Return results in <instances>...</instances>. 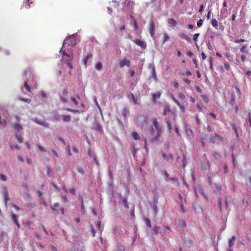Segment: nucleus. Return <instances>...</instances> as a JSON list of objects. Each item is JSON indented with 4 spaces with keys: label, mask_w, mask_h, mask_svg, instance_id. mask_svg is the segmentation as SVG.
I'll return each mask as SVG.
<instances>
[{
    "label": "nucleus",
    "mask_w": 251,
    "mask_h": 251,
    "mask_svg": "<svg viewBox=\"0 0 251 251\" xmlns=\"http://www.w3.org/2000/svg\"><path fill=\"white\" fill-rule=\"evenodd\" d=\"M77 34H74L69 36L68 39L64 40L62 48L60 50V53L63 55L62 59L66 61L67 66L70 69L73 68L71 61L73 59V52L72 48L76 44Z\"/></svg>",
    "instance_id": "obj_1"
},
{
    "label": "nucleus",
    "mask_w": 251,
    "mask_h": 251,
    "mask_svg": "<svg viewBox=\"0 0 251 251\" xmlns=\"http://www.w3.org/2000/svg\"><path fill=\"white\" fill-rule=\"evenodd\" d=\"M150 133V140L154 144H159L163 140L162 134L163 132L162 126L159 124L156 119L152 120V125L149 129Z\"/></svg>",
    "instance_id": "obj_2"
},
{
    "label": "nucleus",
    "mask_w": 251,
    "mask_h": 251,
    "mask_svg": "<svg viewBox=\"0 0 251 251\" xmlns=\"http://www.w3.org/2000/svg\"><path fill=\"white\" fill-rule=\"evenodd\" d=\"M130 65V61L127 59L123 58L119 61V66L121 68H123L125 66L129 67Z\"/></svg>",
    "instance_id": "obj_3"
},
{
    "label": "nucleus",
    "mask_w": 251,
    "mask_h": 251,
    "mask_svg": "<svg viewBox=\"0 0 251 251\" xmlns=\"http://www.w3.org/2000/svg\"><path fill=\"white\" fill-rule=\"evenodd\" d=\"M63 93V96L60 97V100L64 103H68L69 101V98L67 95V91L64 90Z\"/></svg>",
    "instance_id": "obj_4"
},
{
    "label": "nucleus",
    "mask_w": 251,
    "mask_h": 251,
    "mask_svg": "<svg viewBox=\"0 0 251 251\" xmlns=\"http://www.w3.org/2000/svg\"><path fill=\"white\" fill-rule=\"evenodd\" d=\"M133 42L135 43L137 45L141 47L142 48L145 49L146 47V43L139 39H135L133 40Z\"/></svg>",
    "instance_id": "obj_5"
},
{
    "label": "nucleus",
    "mask_w": 251,
    "mask_h": 251,
    "mask_svg": "<svg viewBox=\"0 0 251 251\" xmlns=\"http://www.w3.org/2000/svg\"><path fill=\"white\" fill-rule=\"evenodd\" d=\"M154 29H155V25L153 22H151L149 28V32L151 36L152 37H153L154 35Z\"/></svg>",
    "instance_id": "obj_6"
},
{
    "label": "nucleus",
    "mask_w": 251,
    "mask_h": 251,
    "mask_svg": "<svg viewBox=\"0 0 251 251\" xmlns=\"http://www.w3.org/2000/svg\"><path fill=\"white\" fill-rule=\"evenodd\" d=\"M178 36L179 37L184 39L187 42L190 43L191 42V40L190 38L186 34L183 33H179L178 34Z\"/></svg>",
    "instance_id": "obj_7"
},
{
    "label": "nucleus",
    "mask_w": 251,
    "mask_h": 251,
    "mask_svg": "<svg viewBox=\"0 0 251 251\" xmlns=\"http://www.w3.org/2000/svg\"><path fill=\"white\" fill-rule=\"evenodd\" d=\"M11 219L13 220V221L14 222V223L17 225L18 228L20 227V225L19 223L18 220V217L17 216L14 214L12 213L11 214Z\"/></svg>",
    "instance_id": "obj_8"
},
{
    "label": "nucleus",
    "mask_w": 251,
    "mask_h": 251,
    "mask_svg": "<svg viewBox=\"0 0 251 251\" xmlns=\"http://www.w3.org/2000/svg\"><path fill=\"white\" fill-rule=\"evenodd\" d=\"M3 195L4 197V201H5V203L6 204L7 203V202L10 200V198H9V197L8 195V191L6 188H4Z\"/></svg>",
    "instance_id": "obj_9"
},
{
    "label": "nucleus",
    "mask_w": 251,
    "mask_h": 251,
    "mask_svg": "<svg viewBox=\"0 0 251 251\" xmlns=\"http://www.w3.org/2000/svg\"><path fill=\"white\" fill-rule=\"evenodd\" d=\"M92 57V54L91 53H88L87 55L84 57L83 59V63L84 65L86 66L87 65V63L88 62V60Z\"/></svg>",
    "instance_id": "obj_10"
},
{
    "label": "nucleus",
    "mask_w": 251,
    "mask_h": 251,
    "mask_svg": "<svg viewBox=\"0 0 251 251\" xmlns=\"http://www.w3.org/2000/svg\"><path fill=\"white\" fill-rule=\"evenodd\" d=\"M34 121L35 123L38 124L39 125H40L42 126H43L45 127H48V126H49V124L47 123H46L45 121H39L36 119H34Z\"/></svg>",
    "instance_id": "obj_11"
},
{
    "label": "nucleus",
    "mask_w": 251,
    "mask_h": 251,
    "mask_svg": "<svg viewBox=\"0 0 251 251\" xmlns=\"http://www.w3.org/2000/svg\"><path fill=\"white\" fill-rule=\"evenodd\" d=\"M62 117L63 121L65 122H69L71 121V116L69 115H63Z\"/></svg>",
    "instance_id": "obj_12"
},
{
    "label": "nucleus",
    "mask_w": 251,
    "mask_h": 251,
    "mask_svg": "<svg viewBox=\"0 0 251 251\" xmlns=\"http://www.w3.org/2000/svg\"><path fill=\"white\" fill-rule=\"evenodd\" d=\"M168 23L171 25L173 27L176 26L177 25L176 21L172 18H170L168 20Z\"/></svg>",
    "instance_id": "obj_13"
},
{
    "label": "nucleus",
    "mask_w": 251,
    "mask_h": 251,
    "mask_svg": "<svg viewBox=\"0 0 251 251\" xmlns=\"http://www.w3.org/2000/svg\"><path fill=\"white\" fill-rule=\"evenodd\" d=\"M235 236H233L229 240L228 242L229 246L230 247H232L235 243Z\"/></svg>",
    "instance_id": "obj_14"
},
{
    "label": "nucleus",
    "mask_w": 251,
    "mask_h": 251,
    "mask_svg": "<svg viewBox=\"0 0 251 251\" xmlns=\"http://www.w3.org/2000/svg\"><path fill=\"white\" fill-rule=\"evenodd\" d=\"M80 98L78 96L77 97V98H75V97H71V100L73 101V102L75 105H77L78 104V102L77 101L78 100H79Z\"/></svg>",
    "instance_id": "obj_15"
},
{
    "label": "nucleus",
    "mask_w": 251,
    "mask_h": 251,
    "mask_svg": "<svg viewBox=\"0 0 251 251\" xmlns=\"http://www.w3.org/2000/svg\"><path fill=\"white\" fill-rule=\"evenodd\" d=\"M128 98L129 99L131 100L134 104H135L137 103V100H135L134 95L132 93H130L129 95Z\"/></svg>",
    "instance_id": "obj_16"
},
{
    "label": "nucleus",
    "mask_w": 251,
    "mask_h": 251,
    "mask_svg": "<svg viewBox=\"0 0 251 251\" xmlns=\"http://www.w3.org/2000/svg\"><path fill=\"white\" fill-rule=\"evenodd\" d=\"M131 136L136 140H138L140 139V137L139 134L135 131L131 133Z\"/></svg>",
    "instance_id": "obj_17"
},
{
    "label": "nucleus",
    "mask_w": 251,
    "mask_h": 251,
    "mask_svg": "<svg viewBox=\"0 0 251 251\" xmlns=\"http://www.w3.org/2000/svg\"><path fill=\"white\" fill-rule=\"evenodd\" d=\"M102 68V65L101 62H98L95 66V69L98 71L101 70Z\"/></svg>",
    "instance_id": "obj_18"
},
{
    "label": "nucleus",
    "mask_w": 251,
    "mask_h": 251,
    "mask_svg": "<svg viewBox=\"0 0 251 251\" xmlns=\"http://www.w3.org/2000/svg\"><path fill=\"white\" fill-rule=\"evenodd\" d=\"M211 25L215 28H217L218 22L215 19H213L211 21Z\"/></svg>",
    "instance_id": "obj_19"
},
{
    "label": "nucleus",
    "mask_w": 251,
    "mask_h": 251,
    "mask_svg": "<svg viewBox=\"0 0 251 251\" xmlns=\"http://www.w3.org/2000/svg\"><path fill=\"white\" fill-rule=\"evenodd\" d=\"M163 43H165L166 41L170 39L169 36L166 33L163 34Z\"/></svg>",
    "instance_id": "obj_20"
},
{
    "label": "nucleus",
    "mask_w": 251,
    "mask_h": 251,
    "mask_svg": "<svg viewBox=\"0 0 251 251\" xmlns=\"http://www.w3.org/2000/svg\"><path fill=\"white\" fill-rule=\"evenodd\" d=\"M14 128L15 129H16L18 131H20L21 130L23 129L22 126L20 124H16L14 126Z\"/></svg>",
    "instance_id": "obj_21"
},
{
    "label": "nucleus",
    "mask_w": 251,
    "mask_h": 251,
    "mask_svg": "<svg viewBox=\"0 0 251 251\" xmlns=\"http://www.w3.org/2000/svg\"><path fill=\"white\" fill-rule=\"evenodd\" d=\"M170 112V110L169 107L168 106H166L164 109L163 115H166Z\"/></svg>",
    "instance_id": "obj_22"
},
{
    "label": "nucleus",
    "mask_w": 251,
    "mask_h": 251,
    "mask_svg": "<svg viewBox=\"0 0 251 251\" xmlns=\"http://www.w3.org/2000/svg\"><path fill=\"white\" fill-rule=\"evenodd\" d=\"M213 156L216 159H218L221 157L220 154L218 152H214L213 153Z\"/></svg>",
    "instance_id": "obj_23"
},
{
    "label": "nucleus",
    "mask_w": 251,
    "mask_h": 251,
    "mask_svg": "<svg viewBox=\"0 0 251 251\" xmlns=\"http://www.w3.org/2000/svg\"><path fill=\"white\" fill-rule=\"evenodd\" d=\"M122 201H123L124 203V206L126 208L128 207V203L127 202V200L125 198H123L122 199Z\"/></svg>",
    "instance_id": "obj_24"
},
{
    "label": "nucleus",
    "mask_w": 251,
    "mask_h": 251,
    "mask_svg": "<svg viewBox=\"0 0 251 251\" xmlns=\"http://www.w3.org/2000/svg\"><path fill=\"white\" fill-rule=\"evenodd\" d=\"M7 124V121L5 120H2L1 117L0 116V125L5 126Z\"/></svg>",
    "instance_id": "obj_25"
},
{
    "label": "nucleus",
    "mask_w": 251,
    "mask_h": 251,
    "mask_svg": "<svg viewBox=\"0 0 251 251\" xmlns=\"http://www.w3.org/2000/svg\"><path fill=\"white\" fill-rule=\"evenodd\" d=\"M145 222L146 224V225L149 226V227H151V222H150V220H149V219H148V218H146V219H145Z\"/></svg>",
    "instance_id": "obj_26"
},
{
    "label": "nucleus",
    "mask_w": 251,
    "mask_h": 251,
    "mask_svg": "<svg viewBox=\"0 0 251 251\" xmlns=\"http://www.w3.org/2000/svg\"><path fill=\"white\" fill-rule=\"evenodd\" d=\"M128 113V110L126 109V108H124L123 110H122V115L123 116L126 118V114Z\"/></svg>",
    "instance_id": "obj_27"
},
{
    "label": "nucleus",
    "mask_w": 251,
    "mask_h": 251,
    "mask_svg": "<svg viewBox=\"0 0 251 251\" xmlns=\"http://www.w3.org/2000/svg\"><path fill=\"white\" fill-rule=\"evenodd\" d=\"M61 196V197L62 198V199L63 200V201H64V202H68V199L67 198V196L66 195H63V194H61L60 195Z\"/></svg>",
    "instance_id": "obj_28"
},
{
    "label": "nucleus",
    "mask_w": 251,
    "mask_h": 251,
    "mask_svg": "<svg viewBox=\"0 0 251 251\" xmlns=\"http://www.w3.org/2000/svg\"><path fill=\"white\" fill-rule=\"evenodd\" d=\"M59 206V203L58 202L55 203L52 206V209L53 211H55L56 209Z\"/></svg>",
    "instance_id": "obj_29"
},
{
    "label": "nucleus",
    "mask_w": 251,
    "mask_h": 251,
    "mask_svg": "<svg viewBox=\"0 0 251 251\" xmlns=\"http://www.w3.org/2000/svg\"><path fill=\"white\" fill-rule=\"evenodd\" d=\"M16 139L17 140V141L19 142V143H22L23 142V140H22V137L21 135H16Z\"/></svg>",
    "instance_id": "obj_30"
},
{
    "label": "nucleus",
    "mask_w": 251,
    "mask_h": 251,
    "mask_svg": "<svg viewBox=\"0 0 251 251\" xmlns=\"http://www.w3.org/2000/svg\"><path fill=\"white\" fill-rule=\"evenodd\" d=\"M0 179L2 181H6L7 180V177L3 174L0 175Z\"/></svg>",
    "instance_id": "obj_31"
},
{
    "label": "nucleus",
    "mask_w": 251,
    "mask_h": 251,
    "mask_svg": "<svg viewBox=\"0 0 251 251\" xmlns=\"http://www.w3.org/2000/svg\"><path fill=\"white\" fill-rule=\"evenodd\" d=\"M160 93H157L153 94V98L154 100H155L156 99H158V98H160Z\"/></svg>",
    "instance_id": "obj_32"
},
{
    "label": "nucleus",
    "mask_w": 251,
    "mask_h": 251,
    "mask_svg": "<svg viewBox=\"0 0 251 251\" xmlns=\"http://www.w3.org/2000/svg\"><path fill=\"white\" fill-rule=\"evenodd\" d=\"M178 97L182 100H184L185 98V95L182 93H179L178 94Z\"/></svg>",
    "instance_id": "obj_33"
},
{
    "label": "nucleus",
    "mask_w": 251,
    "mask_h": 251,
    "mask_svg": "<svg viewBox=\"0 0 251 251\" xmlns=\"http://www.w3.org/2000/svg\"><path fill=\"white\" fill-rule=\"evenodd\" d=\"M202 24H203V20L202 19H200L198 22H197V25L198 27H201L202 26Z\"/></svg>",
    "instance_id": "obj_34"
},
{
    "label": "nucleus",
    "mask_w": 251,
    "mask_h": 251,
    "mask_svg": "<svg viewBox=\"0 0 251 251\" xmlns=\"http://www.w3.org/2000/svg\"><path fill=\"white\" fill-rule=\"evenodd\" d=\"M201 97L202 98L203 100L206 103H207L208 102V97L205 95H202Z\"/></svg>",
    "instance_id": "obj_35"
},
{
    "label": "nucleus",
    "mask_w": 251,
    "mask_h": 251,
    "mask_svg": "<svg viewBox=\"0 0 251 251\" xmlns=\"http://www.w3.org/2000/svg\"><path fill=\"white\" fill-rule=\"evenodd\" d=\"M172 99L173 100V101L177 105H179V104L180 103L179 101L176 100L173 96H172Z\"/></svg>",
    "instance_id": "obj_36"
},
{
    "label": "nucleus",
    "mask_w": 251,
    "mask_h": 251,
    "mask_svg": "<svg viewBox=\"0 0 251 251\" xmlns=\"http://www.w3.org/2000/svg\"><path fill=\"white\" fill-rule=\"evenodd\" d=\"M186 132L188 136H191L193 134L192 131L190 129H186Z\"/></svg>",
    "instance_id": "obj_37"
},
{
    "label": "nucleus",
    "mask_w": 251,
    "mask_h": 251,
    "mask_svg": "<svg viewBox=\"0 0 251 251\" xmlns=\"http://www.w3.org/2000/svg\"><path fill=\"white\" fill-rule=\"evenodd\" d=\"M200 35L199 33H196L193 35V40L196 42L197 41L198 38Z\"/></svg>",
    "instance_id": "obj_38"
},
{
    "label": "nucleus",
    "mask_w": 251,
    "mask_h": 251,
    "mask_svg": "<svg viewBox=\"0 0 251 251\" xmlns=\"http://www.w3.org/2000/svg\"><path fill=\"white\" fill-rule=\"evenodd\" d=\"M247 48V46H243L241 49H240V51L241 52H246L247 53V51L246 50V49Z\"/></svg>",
    "instance_id": "obj_39"
},
{
    "label": "nucleus",
    "mask_w": 251,
    "mask_h": 251,
    "mask_svg": "<svg viewBox=\"0 0 251 251\" xmlns=\"http://www.w3.org/2000/svg\"><path fill=\"white\" fill-rule=\"evenodd\" d=\"M225 208L226 210V211H228V203L227 199H226L225 201Z\"/></svg>",
    "instance_id": "obj_40"
},
{
    "label": "nucleus",
    "mask_w": 251,
    "mask_h": 251,
    "mask_svg": "<svg viewBox=\"0 0 251 251\" xmlns=\"http://www.w3.org/2000/svg\"><path fill=\"white\" fill-rule=\"evenodd\" d=\"M47 173L48 176H51L52 174V171L51 169L48 167H47Z\"/></svg>",
    "instance_id": "obj_41"
},
{
    "label": "nucleus",
    "mask_w": 251,
    "mask_h": 251,
    "mask_svg": "<svg viewBox=\"0 0 251 251\" xmlns=\"http://www.w3.org/2000/svg\"><path fill=\"white\" fill-rule=\"evenodd\" d=\"M10 147L12 150L14 149H19V147L17 145H11Z\"/></svg>",
    "instance_id": "obj_42"
},
{
    "label": "nucleus",
    "mask_w": 251,
    "mask_h": 251,
    "mask_svg": "<svg viewBox=\"0 0 251 251\" xmlns=\"http://www.w3.org/2000/svg\"><path fill=\"white\" fill-rule=\"evenodd\" d=\"M153 211H154V214L155 215H156L157 213V205H156V204H153Z\"/></svg>",
    "instance_id": "obj_43"
},
{
    "label": "nucleus",
    "mask_w": 251,
    "mask_h": 251,
    "mask_svg": "<svg viewBox=\"0 0 251 251\" xmlns=\"http://www.w3.org/2000/svg\"><path fill=\"white\" fill-rule=\"evenodd\" d=\"M191 73L190 71H186L185 73H181V75H188V76H190L191 75Z\"/></svg>",
    "instance_id": "obj_44"
},
{
    "label": "nucleus",
    "mask_w": 251,
    "mask_h": 251,
    "mask_svg": "<svg viewBox=\"0 0 251 251\" xmlns=\"http://www.w3.org/2000/svg\"><path fill=\"white\" fill-rule=\"evenodd\" d=\"M25 87L28 92H30V87L26 82L25 83Z\"/></svg>",
    "instance_id": "obj_45"
},
{
    "label": "nucleus",
    "mask_w": 251,
    "mask_h": 251,
    "mask_svg": "<svg viewBox=\"0 0 251 251\" xmlns=\"http://www.w3.org/2000/svg\"><path fill=\"white\" fill-rule=\"evenodd\" d=\"M94 128L96 130H98V131H100L101 130V127L100 126V125L99 124H96V125L94 126Z\"/></svg>",
    "instance_id": "obj_46"
},
{
    "label": "nucleus",
    "mask_w": 251,
    "mask_h": 251,
    "mask_svg": "<svg viewBox=\"0 0 251 251\" xmlns=\"http://www.w3.org/2000/svg\"><path fill=\"white\" fill-rule=\"evenodd\" d=\"M77 171L81 174H83L84 173V170L82 168L78 167L77 168Z\"/></svg>",
    "instance_id": "obj_47"
},
{
    "label": "nucleus",
    "mask_w": 251,
    "mask_h": 251,
    "mask_svg": "<svg viewBox=\"0 0 251 251\" xmlns=\"http://www.w3.org/2000/svg\"><path fill=\"white\" fill-rule=\"evenodd\" d=\"M144 143H145V147H144V148L146 149V151L148 152L149 149H148V148L147 147V140L146 138H145V139H144Z\"/></svg>",
    "instance_id": "obj_48"
},
{
    "label": "nucleus",
    "mask_w": 251,
    "mask_h": 251,
    "mask_svg": "<svg viewBox=\"0 0 251 251\" xmlns=\"http://www.w3.org/2000/svg\"><path fill=\"white\" fill-rule=\"evenodd\" d=\"M179 225L181 226H185L186 224L184 220H181L179 222Z\"/></svg>",
    "instance_id": "obj_49"
},
{
    "label": "nucleus",
    "mask_w": 251,
    "mask_h": 251,
    "mask_svg": "<svg viewBox=\"0 0 251 251\" xmlns=\"http://www.w3.org/2000/svg\"><path fill=\"white\" fill-rule=\"evenodd\" d=\"M245 42V40L243 39H238V40H235L234 41V42L236 43H240V42Z\"/></svg>",
    "instance_id": "obj_50"
},
{
    "label": "nucleus",
    "mask_w": 251,
    "mask_h": 251,
    "mask_svg": "<svg viewBox=\"0 0 251 251\" xmlns=\"http://www.w3.org/2000/svg\"><path fill=\"white\" fill-rule=\"evenodd\" d=\"M179 107V108L180 109V110L183 112H184L185 110V107L182 106L180 103L179 104V105H178Z\"/></svg>",
    "instance_id": "obj_51"
},
{
    "label": "nucleus",
    "mask_w": 251,
    "mask_h": 251,
    "mask_svg": "<svg viewBox=\"0 0 251 251\" xmlns=\"http://www.w3.org/2000/svg\"><path fill=\"white\" fill-rule=\"evenodd\" d=\"M41 96L42 98L46 99L47 98V95L43 91L41 92L40 93Z\"/></svg>",
    "instance_id": "obj_52"
},
{
    "label": "nucleus",
    "mask_w": 251,
    "mask_h": 251,
    "mask_svg": "<svg viewBox=\"0 0 251 251\" xmlns=\"http://www.w3.org/2000/svg\"><path fill=\"white\" fill-rule=\"evenodd\" d=\"M166 122L167 124L168 127L169 129L171 130L172 127H171V124H170V122L168 120H166Z\"/></svg>",
    "instance_id": "obj_53"
},
{
    "label": "nucleus",
    "mask_w": 251,
    "mask_h": 251,
    "mask_svg": "<svg viewBox=\"0 0 251 251\" xmlns=\"http://www.w3.org/2000/svg\"><path fill=\"white\" fill-rule=\"evenodd\" d=\"M118 249L120 251H121L125 250L124 247L122 245H120L118 246Z\"/></svg>",
    "instance_id": "obj_54"
},
{
    "label": "nucleus",
    "mask_w": 251,
    "mask_h": 251,
    "mask_svg": "<svg viewBox=\"0 0 251 251\" xmlns=\"http://www.w3.org/2000/svg\"><path fill=\"white\" fill-rule=\"evenodd\" d=\"M224 66H225V68L226 70H229V68H230V66H229V64H228V63H225Z\"/></svg>",
    "instance_id": "obj_55"
},
{
    "label": "nucleus",
    "mask_w": 251,
    "mask_h": 251,
    "mask_svg": "<svg viewBox=\"0 0 251 251\" xmlns=\"http://www.w3.org/2000/svg\"><path fill=\"white\" fill-rule=\"evenodd\" d=\"M134 26L135 30H137L138 29V25L136 21L134 20Z\"/></svg>",
    "instance_id": "obj_56"
},
{
    "label": "nucleus",
    "mask_w": 251,
    "mask_h": 251,
    "mask_svg": "<svg viewBox=\"0 0 251 251\" xmlns=\"http://www.w3.org/2000/svg\"><path fill=\"white\" fill-rule=\"evenodd\" d=\"M172 83L175 88H177L178 87L179 85L176 81H174Z\"/></svg>",
    "instance_id": "obj_57"
},
{
    "label": "nucleus",
    "mask_w": 251,
    "mask_h": 251,
    "mask_svg": "<svg viewBox=\"0 0 251 251\" xmlns=\"http://www.w3.org/2000/svg\"><path fill=\"white\" fill-rule=\"evenodd\" d=\"M70 192L73 194V195H75V190L74 188H72L71 189H70Z\"/></svg>",
    "instance_id": "obj_58"
},
{
    "label": "nucleus",
    "mask_w": 251,
    "mask_h": 251,
    "mask_svg": "<svg viewBox=\"0 0 251 251\" xmlns=\"http://www.w3.org/2000/svg\"><path fill=\"white\" fill-rule=\"evenodd\" d=\"M153 77L154 78V79L155 80H157V76H156V75L155 74V69H153Z\"/></svg>",
    "instance_id": "obj_59"
},
{
    "label": "nucleus",
    "mask_w": 251,
    "mask_h": 251,
    "mask_svg": "<svg viewBox=\"0 0 251 251\" xmlns=\"http://www.w3.org/2000/svg\"><path fill=\"white\" fill-rule=\"evenodd\" d=\"M51 152H52V154H53L55 156H56V157H58V153H57V152H56L55 150H52L51 151Z\"/></svg>",
    "instance_id": "obj_60"
},
{
    "label": "nucleus",
    "mask_w": 251,
    "mask_h": 251,
    "mask_svg": "<svg viewBox=\"0 0 251 251\" xmlns=\"http://www.w3.org/2000/svg\"><path fill=\"white\" fill-rule=\"evenodd\" d=\"M204 6L203 5H201L199 8V12H202L203 10Z\"/></svg>",
    "instance_id": "obj_61"
},
{
    "label": "nucleus",
    "mask_w": 251,
    "mask_h": 251,
    "mask_svg": "<svg viewBox=\"0 0 251 251\" xmlns=\"http://www.w3.org/2000/svg\"><path fill=\"white\" fill-rule=\"evenodd\" d=\"M249 121L250 123V126H251V113H249Z\"/></svg>",
    "instance_id": "obj_62"
},
{
    "label": "nucleus",
    "mask_w": 251,
    "mask_h": 251,
    "mask_svg": "<svg viewBox=\"0 0 251 251\" xmlns=\"http://www.w3.org/2000/svg\"><path fill=\"white\" fill-rule=\"evenodd\" d=\"M100 226L101 222L100 221H98L97 224L96 225L97 227L100 229Z\"/></svg>",
    "instance_id": "obj_63"
},
{
    "label": "nucleus",
    "mask_w": 251,
    "mask_h": 251,
    "mask_svg": "<svg viewBox=\"0 0 251 251\" xmlns=\"http://www.w3.org/2000/svg\"><path fill=\"white\" fill-rule=\"evenodd\" d=\"M50 249L52 251H57V249H56V248L53 246H50Z\"/></svg>",
    "instance_id": "obj_64"
}]
</instances>
